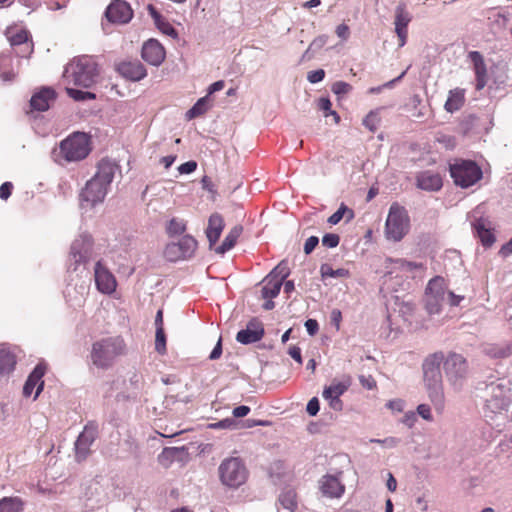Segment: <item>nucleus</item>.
<instances>
[{
    "instance_id": "f257e3e1",
    "label": "nucleus",
    "mask_w": 512,
    "mask_h": 512,
    "mask_svg": "<svg viewBox=\"0 0 512 512\" xmlns=\"http://www.w3.org/2000/svg\"><path fill=\"white\" fill-rule=\"evenodd\" d=\"M441 366L455 391L463 388L469 373L467 360L461 354L450 352L445 356L443 352H435L426 357L422 365L424 384L431 402L439 412L444 407Z\"/></svg>"
},
{
    "instance_id": "f03ea898",
    "label": "nucleus",
    "mask_w": 512,
    "mask_h": 512,
    "mask_svg": "<svg viewBox=\"0 0 512 512\" xmlns=\"http://www.w3.org/2000/svg\"><path fill=\"white\" fill-rule=\"evenodd\" d=\"M117 173L121 172L115 161L108 158L100 160L95 175L87 181L82 189L80 194L82 204L93 207L103 202Z\"/></svg>"
},
{
    "instance_id": "7ed1b4c3",
    "label": "nucleus",
    "mask_w": 512,
    "mask_h": 512,
    "mask_svg": "<svg viewBox=\"0 0 512 512\" xmlns=\"http://www.w3.org/2000/svg\"><path fill=\"white\" fill-rule=\"evenodd\" d=\"M483 400L486 418L493 419L508 411L512 403V384L507 379H498L478 388Z\"/></svg>"
},
{
    "instance_id": "20e7f679",
    "label": "nucleus",
    "mask_w": 512,
    "mask_h": 512,
    "mask_svg": "<svg viewBox=\"0 0 512 512\" xmlns=\"http://www.w3.org/2000/svg\"><path fill=\"white\" fill-rule=\"evenodd\" d=\"M99 76L98 65L90 56L74 58L64 69L63 78L68 84L91 88Z\"/></svg>"
},
{
    "instance_id": "39448f33",
    "label": "nucleus",
    "mask_w": 512,
    "mask_h": 512,
    "mask_svg": "<svg viewBox=\"0 0 512 512\" xmlns=\"http://www.w3.org/2000/svg\"><path fill=\"white\" fill-rule=\"evenodd\" d=\"M124 352L125 343L121 337H107L92 345L91 360L97 368L107 369Z\"/></svg>"
},
{
    "instance_id": "423d86ee",
    "label": "nucleus",
    "mask_w": 512,
    "mask_h": 512,
    "mask_svg": "<svg viewBox=\"0 0 512 512\" xmlns=\"http://www.w3.org/2000/svg\"><path fill=\"white\" fill-rule=\"evenodd\" d=\"M94 253V242L92 236L87 232L80 233L71 243L68 269L74 272L83 269L91 261Z\"/></svg>"
},
{
    "instance_id": "0eeeda50",
    "label": "nucleus",
    "mask_w": 512,
    "mask_h": 512,
    "mask_svg": "<svg viewBox=\"0 0 512 512\" xmlns=\"http://www.w3.org/2000/svg\"><path fill=\"white\" fill-rule=\"evenodd\" d=\"M410 218L407 210L398 203L391 204L385 222V236L393 242L401 241L409 232Z\"/></svg>"
},
{
    "instance_id": "6e6552de",
    "label": "nucleus",
    "mask_w": 512,
    "mask_h": 512,
    "mask_svg": "<svg viewBox=\"0 0 512 512\" xmlns=\"http://www.w3.org/2000/svg\"><path fill=\"white\" fill-rule=\"evenodd\" d=\"M90 150L88 135L83 132H75L61 141L57 156L62 157L66 162H76L86 158Z\"/></svg>"
},
{
    "instance_id": "1a4fd4ad",
    "label": "nucleus",
    "mask_w": 512,
    "mask_h": 512,
    "mask_svg": "<svg viewBox=\"0 0 512 512\" xmlns=\"http://www.w3.org/2000/svg\"><path fill=\"white\" fill-rule=\"evenodd\" d=\"M221 483L232 489L243 485L248 478V470L239 457L224 459L218 468Z\"/></svg>"
},
{
    "instance_id": "9d476101",
    "label": "nucleus",
    "mask_w": 512,
    "mask_h": 512,
    "mask_svg": "<svg viewBox=\"0 0 512 512\" xmlns=\"http://www.w3.org/2000/svg\"><path fill=\"white\" fill-rule=\"evenodd\" d=\"M385 267L387 272L384 284L388 288H392L394 291H397L391 283L394 278H415L418 274L424 271L422 263L410 262L404 259H387Z\"/></svg>"
},
{
    "instance_id": "9b49d317",
    "label": "nucleus",
    "mask_w": 512,
    "mask_h": 512,
    "mask_svg": "<svg viewBox=\"0 0 512 512\" xmlns=\"http://www.w3.org/2000/svg\"><path fill=\"white\" fill-rule=\"evenodd\" d=\"M450 174L457 186L468 188L482 178L481 168L471 160H461L450 166Z\"/></svg>"
},
{
    "instance_id": "f8f14e48",
    "label": "nucleus",
    "mask_w": 512,
    "mask_h": 512,
    "mask_svg": "<svg viewBox=\"0 0 512 512\" xmlns=\"http://www.w3.org/2000/svg\"><path fill=\"white\" fill-rule=\"evenodd\" d=\"M447 292V284L443 277L436 276L428 282L425 292V303L429 314H437L440 312Z\"/></svg>"
},
{
    "instance_id": "ddd939ff",
    "label": "nucleus",
    "mask_w": 512,
    "mask_h": 512,
    "mask_svg": "<svg viewBox=\"0 0 512 512\" xmlns=\"http://www.w3.org/2000/svg\"><path fill=\"white\" fill-rule=\"evenodd\" d=\"M196 248L197 241L190 235H184L177 242L167 244L164 256L170 262H177L192 257Z\"/></svg>"
},
{
    "instance_id": "4468645a",
    "label": "nucleus",
    "mask_w": 512,
    "mask_h": 512,
    "mask_svg": "<svg viewBox=\"0 0 512 512\" xmlns=\"http://www.w3.org/2000/svg\"><path fill=\"white\" fill-rule=\"evenodd\" d=\"M94 279L96 288L100 293L110 295L115 292L117 288L116 278L100 260L94 266Z\"/></svg>"
},
{
    "instance_id": "2eb2a0df",
    "label": "nucleus",
    "mask_w": 512,
    "mask_h": 512,
    "mask_svg": "<svg viewBox=\"0 0 512 512\" xmlns=\"http://www.w3.org/2000/svg\"><path fill=\"white\" fill-rule=\"evenodd\" d=\"M105 16L110 23L127 24L133 17V10L124 0H113L105 11Z\"/></svg>"
},
{
    "instance_id": "dca6fc26",
    "label": "nucleus",
    "mask_w": 512,
    "mask_h": 512,
    "mask_svg": "<svg viewBox=\"0 0 512 512\" xmlns=\"http://www.w3.org/2000/svg\"><path fill=\"white\" fill-rule=\"evenodd\" d=\"M97 437V427L93 424L86 425L75 442V455L77 461L86 459L90 453V447Z\"/></svg>"
},
{
    "instance_id": "f3484780",
    "label": "nucleus",
    "mask_w": 512,
    "mask_h": 512,
    "mask_svg": "<svg viewBox=\"0 0 512 512\" xmlns=\"http://www.w3.org/2000/svg\"><path fill=\"white\" fill-rule=\"evenodd\" d=\"M412 20V15L407 10L404 3H400L395 8V33L399 40V47H403L407 42L408 25Z\"/></svg>"
},
{
    "instance_id": "a211bd4d",
    "label": "nucleus",
    "mask_w": 512,
    "mask_h": 512,
    "mask_svg": "<svg viewBox=\"0 0 512 512\" xmlns=\"http://www.w3.org/2000/svg\"><path fill=\"white\" fill-rule=\"evenodd\" d=\"M264 333L262 322L254 318L247 323L244 329L237 333L236 341L243 345L253 344L260 341Z\"/></svg>"
},
{
    "instance_id": "6ab92c4d",
    "label": "nucleus",
    "mask_w": 512,
    "mask_h": 512,
    "mask_svg": "<svg viewBox=\"0 0 512 512\" xmlns=\"http://www.w3.org/2000/svg\"><path fill=\"white\" fill-rule=\"evenodd\" d=\"M141 56L150 65L159 66L165 59V50L160 42L149 39L142 46Z\"/></svg>"
},
{
    "instance_id": "aec40b11",
    "label": "nucleus",
    "mask_w": 512,
    "mask_h": 512,
    "mask_svg": "<svg viewBox=\"0 0 512 512\" xmlns=\"http://www.w3.org/2000/svg\"><path fill=\"white\" fill-rule=\"evenodd\" d=\"M56 99V93L52 88L44 87L34 93L30 100L32 110L43 112L49 109L50 104Z\"/></svg>"
},
{
    "instance_id": "412c9836",
    "label": "nucleus",
    "mask_w": 512,
    "mask_h": 512,
    "mask_svg": "<svg viewBox=\"0 0 512 512\" xmlns=\"http://www.w3.org/2000/svg\"><path fill=\"white\" fill-rule=\"evenodd\" d=\"M468 56L473 64V69L476 75V89L481 90L486 86L488 80L487 69L483 56L478 51H471Z\"/></svg>"
},
{
    "instance_id": "4be33fe9",
    "label": "nucleus",
    "mask_w": 512,
    "mask_h": 512,
    "mask_svg": "<svg viewBox=\"0 0 512 512\" xmlns=\"http://www.w3.org/2000/svg\"><path fill=\"white\" fill-rule=\"evenodd\" d=\"M119 73L132 81H139L146 77L147 71L139 61H126L118 65Z\"/></svg>"
},
{
    "instance_id": "5701e85b",
    "label": "nucleus",
    "mask_w": 512,
    "mask_h": 512,
    "mask_svg": "<svg viewBox=\"0 0 512 512\" xmlns=\"http://www.w3.org/2000/svg\"><path fill=\"white\" fill-rule=\"evenodd\" d=\"M320 489L327 497L339 498L344 493L345 487L337 476L325 475L320 482Z\"/></svg>"
},
{
    "instance_id": "b1692460",
    "label": "nucleus",
    "mask_w": 512,
    "mask_h": 512,
    "mask_svg": "<svg viewBox=\"0 0 512 512\" xmlns=\"http://www.w3.org/2000/svg\"><path fill=\"white\" fill-rule=\"evenodd\" d=\"M472 226L483 246L490 247L493 245L496 239L491 231V225L488 219L478 218L472 223Z\"/></svg>"
},
{
    "instance_id": "393cba45",
    "label": "nucleus",
    "mask_w": 512,
    "mask_h": 512,
    "mask_svg": "<svg viewBox=\"0 0 512 512\" xmlns=\"http://www.w3.org/2000/svg\"><path fill=\"white\" fill-rule=\"evenodd\" d=\"M125 385L127 391L118 393L116 396L117 401L136 400L142 385V375L137 372H133L129 377L128 384Z\"/></svg>"
},
{
    "instance_id": "a878e982",
    "label": "nucleus",
    "mask_w": 512,
    "mask_h": 512,
    "mask_svg": "<svg viewBox=\"0 0 512 512\" xmlns=\"http://www.w3.org/2000/svg\"><path fill=\"white\" fill-rule=\"evenodd\" d=\"M417 186L422 190L437 191L442 187V178L438 173L423 171L417 176Z\"/></svg>"
},
{
    "instance_id": "bb28decb",
    "label": "nucleus",
    "mask_w": 512,
    "mask_h": 512,
    "mask_svg": "<svg viewBox=\"0 0 512 512\" xmlns=\"http://www.w3.org/2000/svg\"><path fill=\"white\" fill-rule=\"evenodd\" d=\"M223 228L224 220L222 216L218 213L212 214L209 218L208 227L206 229V236L210 246L214 245L218 241Z\"/></svg>"
},
{
    "instance_id": "cd10ccee",
    "label": "nucleus",
    "mask_w": 512,
    "mask_h": 512,
    "mask_svg": "<svg viewBox=\"0 0 512 512\" xmlns=\"http://www.w3.org/2000/svg\"><path fill=\"white\" fill-rule=\"evenodd\" d=\"M465 103V90L455 88L449 91L447 100L444 104V109L448 113L459 111Z\"/></svg>"
},
{
    "instance_id": "c85d7f7f",
    "label": "nucleus",
    "mask_w": 512,
    "mask_h": 512,
    "mask_svg": "<svg viewBox=\"0 0 512 512\" xmlns=\"http://www.w3.org/2000/svg\"><path fill=\"white\" fill-rule=\"evenodd\" d=\"M278 501L282 510L285 512H296L298 508L297 495L295 490L291 487H285L280 492Z\"/></svg>"
},
{
    "instance_id": "c756f323",
    "label": "nucleus",
    "mask_w": 512,
    "mask_h": 512,
    "mask_svg": "<svg viewBox=\"0 0 512 512\" xmlns=\"http://www.w3.org/2000/svg\"><path fill=\"white\" fill-rule=\"evenodd\" d=\"M210 108V98L206 95L197 100V102L186 112L185 117L187 120H192L204 115Z\"/></svg>"
},
{
    "instance_id": "7c9ffc66",
    "label": "nucleus",
    "mask_w": 512,
    "mask_h": 512,
    "mask_svg": "<svg viewBox=\"0 0 512 512\" xmlns=\"http://www.w3.org/2000/svg\"><path fill=\"white\" fill-rule=\"evenodd\" d=\"M46 371V365L44 363H39L35 366L33 371L30 373V375L27 378V381L36 385L37 389L34 395V399H36L41 391L43 390L44 381L42 380L44 374Z\"/></svg>"
},
{
    "instance_id": "2f4dec72",
    "label": "nucleus",
    "mask_w": 512,
    "mask_h": 512,
    "mask_svg": "<svg viewBox=\"0 0 512 512\" xmlns=\"http://www.w3.org/2000/svg\"><path fill=\"white\" fill-rule=\"evenodd\" d=\"M242 233V227L241 226H235L233 227L229 233L224 238L222 244L216 248V252L220 254H224L225 252L229 251L234 247V245L237 242V239Z\"/></svg>"
},
{
    "instance_id": "473e14b6",
    "label": "nucleus",
    "mask_w": 512,
    "mask_h": 512,
    "mask_svg": "<svg viewBox=\"0 0 512 512\" xmlns=\"http://www.w3.org/2000/svg\"><path fill=\"white\" fill-rule=\"evenodd\" d=\"M264 281L265 285L262 288V297L264 299H273L277 297L283 285L281 280H275L267 275Z\"/></svg>"
},
{
    "instance_id": "72a5a7b5",
    "label": "nucleus",
    "mask_w": 512,
    "mask_h": 512,
    "mask_svg": "<svg viewBox=\"0 0 512 512\" xmlns=\"http://www.w3.org/2000/svg\"><path fill=\"white\" fill-rule=\"evenodd\" d=\"M7 38L11 46L25 45L24 52L30 53L32 51V46L28 43V32L26 30H19L14 34L8 31Z\"/></svg>"
},
{
    "instance_id": "f704fd0d",
    "label": "nucleus",
    "mask_w": 512,
    "mask_h": 512,
    "mask_svg": "<svg viewBox=\"0 0 512 512\" xmlns=\"http://www.w3.org/2000/svg\"><path fill=\"white\" fill-rule=\"evenodd\" d=\"M15 364L16 359L14 354L5 348L0 349V374L13 371Z\"/></svg>"
},
{
    "instance_id": "c9c22d12",
    "label": "nucleus",
    "mask_w": 512,
    "mask_h": 512,
    "mask_svg": "<svg viewBox=\"0 0 512 512\" xmlns=\"http://www.w3.org/2000/svg\"><path fill=\"white\" fill-rule=\"evenodd\" d=\"M12 58L8 54L0 55V78L4 82L12 81L15 77V74L12 69Z\"/></svg>"
},
{
    "instance_id": "e433bc0d",
    "label": "nucleus",
    "mask_w": 512,
    "mask_h": 512,
    "mask_svg": "<svg viewBox=\"0 0 512 512\" xmlns=\"http://www.w3.org/2000/svg\"><path fill=\"white\" fill-rule=\"evenodd\" d=\"M488 20L492 29L501 31L506 27L509 18L504 13L498 10H493L489 15Z\"/></svg>"
},
{
    "instance_id": "4c0bfd02",
    "label": "nucleus",
    "mask_w": 512,
    "mask_h": 512,
    "mask_svg": "<svg viewBox=\"0 0 512 512\" xmlns=\"http://www.w3.org/2000/svg\"><path fill=\"white\" fill-rule=\"evenodd\" d=\"M21 501L18 498L4 497L0 499V512H20Z\"/></svg>"
},
{
    "instance_id": "58836bf2",
    "label": "nucleus",
    "mask_w": 512,
    "mask_h": 512,
    "mask_svg": "<svg viewBox=\"0 0 512 512\" xmlns=\"http://www.w3.org/2000/svg\"><path fill=\"white\" fill-rule=\"evenodd\" d=\"M185 230L186 223L183 219L179 218H172L166 226V231L169 236L181 235L185 232Z\"/></svg>"
},
{
    "instance_id": "ea45409f",
    "label": "nucleus",
    "mask_w": 512,
    "mask_h": 512,
    "mask_svg": "<svg viewBox=\"0 0 512 512\" xmlns=\"http://www.w3.org/2000/svg\"><path fill=\"white\" fill-rule=\"evenodd\" d=\"M289 274L290 269L288 267V263L283 260L268 274V276L275 280H281V283L283 284L284 280L289 276Z\"/></svg>"
},
{
    "instance_id": "a19ab883",
    "label": "nucleus",
    "mask_w": 512,
    "mask_h": 512,
    "mask_svg": "<svg viewBox=\"0 0 512 512\" xmlns=\"http://www.w3.org/2000/svg\"><path fill=\"white\" fill-rule=\"evenodd\" d=\"M320 273L323 279L325 278H342L346 277L348 275V270L340 268V269H333L328 264H322L320 267Z\"/></svg>"
},
{
    "instance_id": "79ce46f5",
    "label": "nucleus",
    "mask_w": 512,
    "mask_h": 512,
    "mask_svg": "<svg viewBox=\"0 0 512 512\" xmlns=\"http://www.w3.org/2000/svg\"><path fill=\"white\" fill-rule=\"evenodd\" d=\"M66 92L73 100L81 102L87 100H94L96 95L90 91H82L72 87H66Z\"/></svg>"
},
{
    "instance_id": "37998d69",
    "label": "nucleus",
    "mask_w": 512,
    "mask_h": 512,
    "mask_svg": "<svg viewBox=\"0 0 512 512\" xmlns=\"http://www.w3.org/2000/svg\"><path fill=\"white\" fill-rule=\"evenodd\" d=\"M328 42V36L323 34L316 37L305 51L303 58H310L309 54L320 50Z\"/></svg>"
},
{
    "instance_id": "c03bdc74",
    "label": "nucleus",
    "mask_w": 512,
    "mask_h": 512,
    "mask_svg": "<svg viewBox=\"0 0 512 512\" xmlns=\"http://www.w3.org/2000/svg\"><path fill=\"white\" fill-rule=\"evenodd\" d=\"M347 389L348 384L343 382H333L331 385L325 387V389L323 390V394H327L329 396L335 395L336 397H340L346 392Z\"/></svg>"
},
{
    "instance_id": "a18cd8bd",
    "label": "nucleus",
    "mask_w": 512,
    "mask_h": 512,
    "mask_svg": "<svg viewBox=\"0 0 512 512\" xmlns=\"http://www.w3.org/2000/svg\"><path fill=\"white\" fill-rule=\"evenodd\" d=\"M380 123V118L377 112L371 111L364 119L363 125L370 131L374 132Z\"/></svg>"
},
{
    "instance_id": "49530a36",
    "label": "nucleus",
    "mask_w": 512,
    "mask_h": 512,
    "mask_svg": "<svg viewBox=\"0 0 512 512\" xmlns=\"http://www.w3.org/2000/svg\"><path fill=\"white\" fill-rule=\"evenodd\" d=\"M155 350L160 354H164L166 352V336L163 328L156 330Z\"/></svg>"
},
{
    "instance_id": "de8ad7c7",
    "label": "nucleus",
    "mask_w": 512,
    "mask_h": 512,
    "mask_svg": "<svg viewBox=\"0 0 512 512\" xmlns=\"http://www.w3.org/2000/svg\"><path fill=\"white\" fill-rule=\"evenodd\" d=\"M155 24L162 33L172 38H176L178 36L176 29L163 18H160L159 22H155Z\"/></svg>"
},
{
    "instance_id": "09e8293b",
    "label": "nucleus",
    "mask_w": 512,
    "mask_h": 512,
    "mask_svg": "<svg viewBox=\"0 0 512 512\" xmlns=\"http://www.w3.org/2000/svg\"><path fill=\"white\" fill-rule=\"evenodd\" d=\"M406 72H407V70L403 71L398 77H396V78H394V79L384 83L383 85H380V86H377V87H371L368 90V93L369 94H378V93H381L384 88H392V87H394V85L397 82H399L404 77Z\"/></svg>"
},
{
    "instance_id": "8fccbe9b",
    "label": "nucleus",
    "mask_w": 512,
    "mask_h": 512,
    "mask_svg": "<svg viewBox=\"0 0 512 512\" xmlns=\"http://www.w3.org/2000/svg\"><path fill=\"white\" fill-rule=\"evenodd\" d=\"M331 106H332L331 101L328 98L323 97V98L319 99V102H318L319 109L326 112L325 116L333 115L335 122L338 123L340 120V117L335 111L331 110Z\"/></svg>"
},
{
    "instance_id": "3c124183",
    "label": "nucleus",
    "mask_w": 512,
    "mask_h": 512,
    "mask_svg": "<svg viewBox=\"0 0 512 512\" xmlns=\"http://www.w3.org/2000/svg\"><path fill=\"white\" fill-rule=\"evenodd\" d=\"M332 92L338 96L346 95L352 90V86L344 81H337L332 85Z\"/></svg>"
},
{
    "instance_id": "603ef678",
    "label": "nucleus",
    "mask_w": 512,
    "mask_h": 512,
    "mask_svg": "<svg viewBox=\"0 0 512 512\" xmlns=\"http://www.w3.org/2000/svg\"><path fill=\"white\" fill-rule=\"evenodd\" d=\"M237 422L234 418H226L210 425L213 429H235Z\"/></svg>"
},
{
    "instance_id": "864d4df0",
    "label": "nucleus",
    "mask_w": 512,
    "mask_h": 512,
    "mask_svg": "<svg viewBox=\"0 0 512 512\" xmlns=\"http://www.w3.org/2000/svg\"><path fill=\"white\" fill-rule=\"evenodd\" d=\"M340 242V237L337 234L334 233H327L322 238V244L323 246L327 248H335L338 246Z\"/></svg>"
},
{
    "instance_id": "5fc2aeb1",
    "label": "nucleus",
    "mask_w": 512,
    "mask_h": 512,
    "mask_svg": "<svg viewBox=\"0 0 512 512\" xmlns=\"http://www.w3.org/2000/svg\"><path fill=\"white\" fill-rule=\"evenodd\" d=\"M371 443H377L386 448H395L400 443V439L396 437H387L385 439H370Z\"/></svg>"
},
{
    "instance_id": "6e6d98bb",
    "label": "nucleus",
    "mask_w": 512,
    "mask_h": 512,
    "mask_svg": "<svg viewBox=\"0 0 512 512\" xmlns=\"http://www.w3.org/2000/svg\"><path fill=\"white\" fill-rule=\"evenodd\" d=\"M323 398L329 402V406L335 411H341L343 409V402L339 396L322 394Z\"/></svg>"
},
{
    "instance_id": "4d7b16f0",
    "label": "nucleus",
    "mask_w": 512,
    "mask_h": 512,
    "mask_svg": "<svg viewBox=\"0 0 512 512\" xmlns=\"http://www.w3.org/2000/svg\"><path fill=\"white\" fill-rule=\"evenodd\" d=\"M345 204L342 203L340 207L334 212L327 220V222L331 225L338 224L345 216Z\"/></svg>"
},
{
    "instance_id": "13d9d810",
    "label": "nucleus",
    "mask_w": 512,
    "mask_h": 512,
    "mask_svg": "<svg viewBox=\"0 0 512 512\" xmlns=\"http://www.w3.org/2000/svg\"><path fill=\"white\" fill-rule=\"evenodd\" d=\"M325 77V71L323 69H318L314 71H310L307 75V80L310 83H318L322 81Z\"/></svg>"
},
{
    "instance_id": "bf43d9fd",
    "label": "nucleus",
    "mask_w": 512,
    "mask_h": 512,
    "mask_svg": "<svg viewBox=\"0 0 512 512\" xmlns=\"http://www.w3.org/2000/svg\"><path fill=\"white\" fill-rule=\"evenodd\" d=\"M197 168V163L193 160L187 161L180 166H178V172L180 174H190L194 172Z\"/></svg>"
},
{
    "instance_id": "052dcab7",
    "label": "nucleus",
    "mask_w": 512,
    "mask_h": 512,
    "mask_svg": "<svg viewBox=\"0 0 512 512\" xmlns=\"http://www.w3.org/2000/svg\"><path fill=\"white\" fill-rule=\"evenodd\" d=\"M320 405L317 397H313L307 403L306 411L310 416H315L319 412Z\"/></svg>"
},
{
    "instance_id": "680f3d73",
    "label": "nucleus",
    "mask_w": 512,
    "mask_h": 512,
    "mask_svg": "<svg viewBox=\"0 0 512 512\" xmlns=\"http://www.w3.org/2000/svg\"><path fill=\"white\" fill-rule=\"evenodd\" d=\"M437 141L443 144L447 149H453L456 145L455 138L450 135H440L437 137Z\"/></svg>"
},
{
    "instance_id": "e2e57ef3",
    "label": "nucleus",
    "mask_w": 512,
    "mask_h": 512,
    "mask_svg": "<svg viewBox=\"0 0 512 512\" xmlns=\"http://www.w3.org/2000/svg\"><path fill=\"white\" fill-rule=\"evenodd\" d=\"M417 413L420 415L424 420L432 421L433 417L431 414L430 406L427 404H420L417 407Z\"/></svg>"
},
{
    "instance_id": "0e129e2a",
    "label": "nucleus",
    "mask_w": 512,
    "mask_h": 512,
    "mask_svg": "<svg viewBox=\"0 0 512 512\" xmlns=\"http://www.w3.org/2000/svg\"><path fill=\"white\" fill-rule=\"evenodd\" d=\"M359 382L360 384L368 389V390H372L376 387V382L375 380L373 379L372 376L368 375V376H365V375H360L359 376Z\"/></svg>"
},
{
    "instance_id": "69168bd1",
    "label": "nucleus",
    "mask_w": 512,
    "mask_h": 512,
    "mask_svg": "<svg viewBox=\"0 0 512 512\" xmlns=\"http://www.w3.org/2000/svg\"><path fill=\"white\" fill-rule=\"evenodd\" d=\"M318 243H319V239L317 236L309 237L304 244L305 254H307V255L310 254L315 249V247L318 245Z\"/></svg>"
},
{
    "instance_id": "338daca9",
    "label": "nucleus",
    "mask_w": 512,
    "mask_h": 512,
    "mask_svg": "<svg viewBox=\"0 0 512 512\" xmlns=\"http://www.w3.org/2000/svg\"><path fill=\"white\" fill-rule=\"evenodd\" d=\"M304 326L310 336H314L319 330V324L315 319L306 320Z\"/></svg>"
},
{
    "instance_id": "774afa93",
    "label": "nucleus",
    "mask_w": 512,
    "mask_h": 512,
    "mask_svg": "<svg viewBox=\"0 0 512 512\" xmlns=\"http://www.w3.org/2000/svg\"><path fill=\"white\" fill-rule=\"evenodd\" d=\"M336 34L339 38H341L343 41H346L349 38L350 35V29L348 25L342 23L336 27Z\"/></svg>"
}]
</instances>
